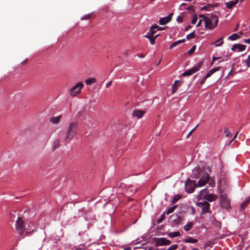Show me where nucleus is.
Segmentation results:
<instances>
[{
    "mask_svg": "<svg viewBox=\"0 0 250 250\" xmlns=\"http://www.w3.org/2000/svg\"><path fill=\"white\" fill-rule=\"evenodd\" d=\"M246 45L241 44H234L232 45L231 48V50L232 51L235 52L236 51V49H237L238 51H242L246 49Z\"/></svg>",
    "mask_w": 250,
    "mask_h": 250,
    "instance_id": "9b49d317",
    "label": "nucleus"
},
{
    "mask_svg": "<svg viewBox=\"0 0 250 250\" xmlns=\"http://www.w3.org/2000/svg\"><path fill=\"white\" fill-rule=\"evenodd\" d=\"M26 60H25V61H23V62H21V63L24 64L26 62Z\"/></svg>",
    "mask_w": 250,
    "mask_h": 250,
    "instance_id": "774afa93",
    "label": "nucleus"
},
{
    "mask_svg": "<svg viewBox=\"0 0 250 250\" xmlns=\"http://www.w3.org/2000/svg\"><path fill=\"white\" fill-rule=\"evenodd\" d=\"M195 49H196V45L193 46L191 48V49L188 51V55L192 54L194 52V51L195 50Z\"/></svg>",
    "mask_w": 250,
    "mask_h": 250,
    "instance_id": "f704fd0d",
    "label": "nucleus"
},
{
    "mask_svg": "<svg viewBox=\"0 0 250 250\" xmlns=\"http://www.w3.org/2000/svg\"><path fill=\"white\" fill-rule=\"evenodd\" d=\"M220 69H221V67H216V68H213L211 70H212V71H213V72L214 73H215V72H216L217 71H219Z\"/></svg>",
    "mask_w": 250,
    "mask_h": 250,
    "instance_id": "a18cd8bd",
    "label": "nucleus"
},
{
    "mask_svg": "<svg viewBox=\"0 0 250 250\" xmlns=\"http://www.w3.org/2000/svg\"><path fill=\"white\" fill-rule=\"evenodd\" d=\"M171 244V241L165 238L161 237L156 239L155 245L157 246H166Z\"/></svg>",
    "mask_w": 250,
    "mask_h": 250,
    "instance_id": "1a4fd4ad",
    "label": "nucleus"
},
{
    "mask_svg": "<svg viewBox=\"0 0 250 250\" xmlns=\"http://www.w3.org/2000/svg\"><path fill=\"white\" fill-rule=\"evenodd\" d=\"M207 79H205V77L203 79V80L200 82L201 84H203Z\"/></svg>",
    "mask_w": 250,
    "mask_h": 250,
    "instance_id": "3c124183",
    "label": "nucleus"
},
{
    "mask_svg": "<svg viewBox=\"0 0 250 250\" xmlns=\"http://www.w3.org/2000/svg\"><path fill=\"white\" fill-rule=\"evenodd\" d=\"M158 36V35H156L155 36H153V38H155V39Z\"/></svg>",
    "mask_w": 250,
    "mask_h": 250,
    "instance_id": "0e129e2a",
    "label": "nucleus"
},
{
    "mask_svg": "<svg viewBox=\"0 0 250 250\" xmlns=\"http://www.w3.org/2000/svg\"><path fill=\"white\" fill-rule=\"evenodd\" d=\"M208 191L207 188L200 191L199 195L200 199L203 198L208 202H212L214 201L217 198V196L213 194L208 193Z\"/></svg>",
    "mask_w": 250,
    "mask_h": 250,
    "instance_id": "7ed1b4c3",
    "label": "nucleus"
},
{
    "mask_svg": "<svg viewBox=\"0 0 250 250\" xmlns=\"http://www.w3.org/2000/svg\"><path fill=\"white\" fill-rule=\"evenodd\" d=\"M239 0H235L234 1H230L226 2L225 4L229 9H231L238 2Z\"/></svg>",
    "mask_w": 250,
    "mask_h": 250,
    "instance_id": "dca6fc26",
    "label": "nucleus"
},
{
    "mask_svg": "<svg viewBox=\"0 0 250 250\" xmlns=\"http://www.w3.org/2000/svg\"><path fill=\"white\" fill-rule=\"evenodd\" d=\"M238 132H239L238 131V132L236 133V134H235V136H234V137H233V139L231 140V141H233V140H234V139L236 137V136H237V134H238Z\"/></svg>",
    "mask_w": 250,
    "mask_h": 250,
    "instance_id": "052dcab7",
    "label": "nucleus"
},
{
    "mask_svg": "<svg viewBox=\"0 0 250 250\" xmlns=\"http://www.w3.org/2000/svg\"><path fill=\"white\" fill-rule=\"evenodd\" d=\"M138 56L140 58H144L145 57V55L143 54L138 55Z\"/></svg>",
    "mask_w": 250,
    "mask_h": 250,
    "instance_id": "bf43d9fd",
    "label": "nucleus"
},
{
    "mask_svg": "<svg viewBox=\"0 0 250 250\" xmlns=\"http://www.w3.org/2000/svg\"><path fill=\"white\" fill-rule=\"evenodd\" d=\"M197 20V16L194 15L192 18L191 21V23L195 24Z\"/></svg>",
    "mask_w": 250,
    "mask_h": 250,
    "instance_id": "58836bf2",
    "label": "nucleus"
},
{
    "mask_svg": "<svg viewBox=\"0 0 250 250\" xmlns=\"http://www.w3.org/2000/svg\"><path fill=\"white\" fill-rule=\"evenodd\" d=\"M176 21L178 22H183V17L181 16H179L177 17V19H176Z\"/></svg>",
    "mask_w": 250,
    "mask_h": 250,
    "instance_id": "79ce46f5",
    "label": "nucleus"
},
{
    "mask_svg": "<svg viewBox=\"0 0 250 250\" xmlns=\"http://www.w3.org/2000/svg\"><path fill=\"white\" fill-rule=\"evenodd\" d=\"M196 126L194 128H193L188 133V134L187 135L186 138H188L189 137V136L192 134V133H193V132L195 130V128H196Z\"/></svg>",
    "mask_w": 250,
    "mask_h": 250,
    "instance_id": "c03bdc74",
    "label": "nucleus"
},
{
    "mask_svg": "<svg viewBox=\"0 0 250 250\" xmlns=\"http://www.w3.org/2000/svg\"><path fill=\"white\" fill-rule=\"evenodd\" d=\"M184 1H191V0H184Z\"/></svg>",
    "mask_w": 250,
    "mask_h": 250,
    "instance_id": "338daca9",
    "label": "nucleus"
},
{
    "mask_svg": "<svg viewBox=\"0 0 250 250\" xmlns=\"http://www.w3.org/2000/svg\"><path fill=\"white\" fill-rule=\"evenodd\" d=\"M208 8L207 6H204L201 8V10H207Z\"/></svg>",
    "mask_w": 250,
    "mask_h": 250,
    "instance_id": "6e6d98bb",
    "label": "nucleus"
},
{
    "mask_svg": "<svg viewBox=\"0 0 250 250\" xmlns=\"http://www.w3.org/2000/svg\"><path fill=\"white\" fill-rule=\"evenodd\" d=\"M223 42H224V41L223 40V38H221L219 39V40H218L217 41H216L215 46L218 47V46H221L223 43Z\"/></svg>",
    "mask_w": 250,
    "mask_h": 250,
    "instance_id": "c756f323",
    "label": "nucleus"
},
{
    "mask_svg": "<svg viewBox=\"0 0 250 250\" xmlns=\"http://www.w3.org/2000/svg\"><path fill=\"white\" fill-rule=\"evenodd\" d=\"M220 199L221 205L223 208L229 209L230 208V200L227 195L223 192L220 193Z\"/></svg>",
    "mask_w": 250,
    "mask_h": 250,
    "instance_id": "39448f33",
    "label": "nucleus"
},
{
    "mask_svg": "<svg viewBox=\"0 0 250 250\" xmlns=\"http://www.w3.org/2000/svg\"><path fill=\"white\" fill-rule=\"evenodd\" d=\"M219 58H217V57H213L212 58V61L213 62H214L215 60H217L219 59Z\"/></svg>",
    "mask_w": 250,
    "mask_h": 250,
    "instance_id": "4d7b16f0",
    "label": "nucleus"
},
{
    "mask_svg": "<svg viewBox=\"0 0 250 250\" xmlns=\"http://www.w3.org/2000/svg\"><path fill=\"white\" fill-rule=\"evenodd\" d=\"M178 248L177 244L172 245L170 246L167 250H175Z\"/></svg>",
    "mask_w": 250,
    "mask_h": 250,
    "instance_id": "473e14b6",
    "label": "nucleus"
},
{
    "mask_svg": "<svg viewBox=\"0 0 250 250\" xmlns=\"http://www.w3.org/2000/svg\"><path fill=\"white\" fill-rule=\"evenodd\" d=\"M154 0H150V1H149L150 3H153V2Z\"/></svg>",
    "mask_w": 250,
    "mask_h": 250,
    "instance_id": "e2e57ef3",
    "label": "nucleus"
},
{
    "mask_svg": "<svg viewBox=\"0 0 250 250\" xmlns=\"http://www.w3.org/2000/svg\"><path fill=\"white\" fill-rule=\"evenodd\" d=\"M182 84V83L179 81H175L174 83H173L172 85V93H175L176 91H177L178 87L181 85Z\"/></svg>",
    "mask_w": 250,
    "mask_h": 250,
    "instance_id": "2eb2a0df",
    "label": "nucleus"
},
{
    "mask_svg": "<svg viewBox=\"0 0 250 250\" xmlns=\"http://www.w3.org/2000/svg\"><path fill=\"white\" fill-rule=\"evenodd\" d=\"M184 242L185 243H195L198 242V240L192 237H188L187 239H185Z\"/></svg>",
    "mask_w": 250,
    "mask_h": 250,
    "instance_id": "412c9836",
    "label": "nucleus"
},
{
    "mask_svg": "<svg viewBox=\"0 0 250 250\" xmlns=\"http://www.w3.org/2000/svg\"><path fill=\"white\" fill-rule=\"evenodd\" d=\"M180 235V233L179 231H175L172 232H170L168 234V235L171 238L179 236Z\"/></svg>",
    "mask_w": 250,
    "mask_h": 250,
    "instance_id": "a878e982",
    "label": "nucleus"
},
{
    "mask_svg": "<svg viewBox=\"0 0 250 250\" xmlns=\"http://www.w3.org/2000/svg\"><path fill=\"white\" fill-rule=\"evenodd\" d=\"M224 133L226 134V136L227 137H229L231 136L229 133V130L228 128H226L224 130Z\"/></svg>",
    "mask_w": 250,
    "mask_h": 250,
    "instance_id": "c9c22d12",
    "label": "nucleus"
},
{
    "mask_svg": "<svg viewBox=\"0 0 250 250\" xmlns=\"http://www.w3.org/2000/svg\"><path fill=\"white\" fill-rule=\"evenodd\" d=\"M84 85L83 82H79L72 86L69 90V94L71 97H76L81 92Z\"/></svg>",
    "mask_w": 250,
    "mask_h": 250,
    "instance_id": "20e7f679",
    "label": "nucleus"
},
{
    "mask_svg": "<svg viewBox=\"0 0 250 250\" xmlns=\"http://www.w3.org/2000/svg\"><path fill=\"white\" fill-rule=\"evenodd\" d=\"M250 201V198H247L240 205V211L244 209L247 206L248 204Z\"/></svg>",
    "mask_w": 250,
    "mask_h": 250,
    "instance_id": "6ab92c4d",
    "label": "nucleus"
},
{
    "mask_svg": "<svg viewBox=\"0 0 250 250\" xmlns=\"http://www.w3.org/2000/svg\"><path fill=\"white\" fill-rule=\"evenodd\" d=\"M209 19L211 21L212 23H213V26L216 27L218 24V20L217 17L215 15L212 14L209 18Z\"/></svg>",
    "mask_w": 250,
    "mask_h": 250,
    "instance_id": "f3484780",
    "label": "nucleus"
},
{
    "mask_svg": "<svg viewBox=\"0 0 250 250\" xmlns=\"http://www.w3.org/2000/svg\"><path fill=\"white\" fill-rule=\"evenodd\" d=\"M197 206L202 209L203 213H207L208 211L210 205L207 201H204L203 202H198Z\"/></svg>",
    "mask_w": 250,
    "mask_h": 250,
    "instance_id": "9d476101",
    "label": "nucleus"
},
{
    "mask_svg": "<svg viewBox=\"0 0 250 250\" xmlns=\"http://www.w3.org/2000/svg\"><path fill=\"white\" fill-rule=\"evenodd\" d=\"M165 214L164 213H163L161 217L157 220V222L159 224L160 223H161L164 219H165Z\"/></svg>",
    "mask_w": 250,
    "mask_h": 250,
    "instance_id": "72a5a7b5",
    "label": "nucleus"
},
{
    "mask_svg": "<svg viewBox=\"0 0 250 250\" xmlns=\"http://www.w3.org/2000/svg\"><path fill=\"white\" fill-rule=\"evenodd\" d=\"M209 185H211L212 187L214 186V183H213L212 184L211 183H209Z\"/></svg>",
    "mask_w": 250,
    "mask_h": 250,
    "instance_id": "69168bd1",
    "label": "nucleus"
},
{
    "mask_svg": "<svg viewBox=\"0 0 250 250\" xmlns=\"http://www.w3.org/2000/svg\"><path fill=\"white\" fill-rule=\"evenodd\" d=\"M191 250H199L198 249H197V248H191Z\"/></svg>",
    "mask_w": 250,
    "mask_h": 250,
    "instance_id": "680f3d73",
    "label": "nucleus"
},
{
    "mask_svg": "<svg viewBox=\"0 0 250 250\" xmlns=\"http://www.w3.org/2000/svg\"><path fill=\"white\" fill-rule=\"evenodd\" d=\"M192 176L195 179L201 178L198 182L199 187L206 185L210 178L208 174L203 171L200 167H195L192 170Z\"/></svg>",
    "mask_w": 250,
    "mask_h": 250,
    "instance_id": "f257e3e1",
    "label": "nucleus"
},
{
    "mask_svg": "<svg viewBox=\"0 0 250 250\" xmlns=\"http://www.w3.org/2000/svg\"><path fill=\"white\" fill-rule=\"evenodd\" d=\"M213 74V71H212V70L209 71V72L207 74V75L205 76V79H207L209 78L210 76H211Z\"/></svg>",
    "mask_w": 250,
    "mask_h": 250,
    "instance_id": "ea45409f",
    "label": "nucleus"
},
{
    "mask_svg": "<svg viewBox=\"0 0 250 250\" xmlns=\"http://www.w3.org/2000/svg\"><path fill=\"white\" fill-rule=\"evenodd\" d=\"M153 36L151 34L149 33V31L147 33V34L145 36V37L147 39H149L151 37Z\"/></svg>",
    "mask_w": 250,
    "mask_h": 250,
    "instance_id": "de8ad7c7",
    "label": "nucleus"
},
{
    "mask_svg": "<svg viewBox=\"0 0 250 250\" xmlns=\"http://www.w3.org/2000/svg\"><path fill=\"white\" fill-rule=\"evenodd\" d=\"M16 228L19 234L22 236L25 230L24 222L21 217H18L16 223Z\"/></svg>",
    "mask_w": 250,
    "mask_h": 250,
    "instance_id": "423d86ee",
    "label": "nucleus"
},
{
    "mask_svg": "<svg viewBox=\"0 0 250 250\" xmlns=\"http://www.w3.org/2000/svg\"><path fill=\"white\" fill-rule=\"evenodd\" d=\"M200 18H203V20L205 21V18H207V17L203 15H199Z\"/></svg>",
    "mask_w": 250,
    "mask_h": 250,
    "instance_id": "13d9d810",
    "label": "nucleus"
},
{
    "mask_svg": "<svg viewBox=\"0 0 250 250\" xmlns=\"http://www.w3.org/2000/svg\"><path fill=\"white\" fill-rule=\"evenodd\" d=\"M193 225L192 222H189L188 224L186 225L184 227V229L185 231H188L191 229Z\"/></svg>",
    "mask_w": 250,
    "mask_h": 250,
    "instance_id": "4be33fe9",
    "label": "nucleus"
},
{
    "mask_svg": "<svg viewBox=\"0 0 250 250\" xmlns=\"http://www.w3.org/2000/svg\"><path fill=\"white\" fill-rule=\"evenodd\" d=\"M90 18H91V14H88L85 15L83 16V17H82L81 18V20H88Z\"/></svg>",
    "mask_w": 250,
    "mask_h": 250,
    "instance_id": "2f4dec72",
    "label": "nucleus"
},
{
    "mask_svg": "<svg viewBox=\"0 0 250 250\" xmlns=\"http://www.w3.org/2000/svg\"><path fill=\"white\" fill-rule=\"evenodd\" d=\"M205 27L209 30L213 29L215 26H213V23L211 22L209 17L205 18Z\"/></svg>",
    "mask_w": 250,
    "mask_h": 250,
    "instance_id": "ddd939ff",
    "label": "nucleus"
},
{
    "mask_svg": "<svg viewBox=\"0 0 250 250\" xmlns=\"http://www.w3.org/2000/svg\"><path fill=\"white\" fill-rule=\"evenodd\" d=\"M78 127V123L77 122H72L69 123L66 134L64 138L65 145L69 142L77 134Z\"/></svg>",
    "mask_w": 250,
    "mask_h": 250,
    "instance_id": "f03ea898",
    "label": "nucleus"
},
{
    "mask_svg": "<svg viewBox=\"0 0 250 250\" xmlns=\"http://www.w3.org/2000/svg\"><path fill=\"white\" fill-rule=\"evenodd\" d=\"M181 196L180 195L177 194L175 195L172 200V204H175L181 198Z\"/></svg>",
    "mask_w": 250,
    "mask_h": 250,
    "instance_id": "c85d7f7f",
    "label": "nucleus"
},
{
    "mask_svg": "<svg viewBox=\"0 0 250 250\" xmlns=\"http://www.w3.org/2000/svg\"><path fill=\"white\" fill-rule=\"evenodd\" d=\"M202 63L200 62L198 64H197L196 65L194 66L193 68H191L190 69L186 71L184 73L182 74V76H190L193 73H195L196 72L199 70L200 69V67L202 65Z\"/></svg>",
    "mask_w": 250,
    "mask_h": 250,
    "instance_id": "6e6552de",
    "label": "nucleus"
},
{
    "mask_svg": "<svg viewBox=\"0 0 250 250\" xmlns=\"http://www.w3.org/2000/svg\"><path fill=\"white\" fill-rule=\"evenodd\" d=\"M248 67L250 66V55L248 56V58L246 62Z\"/></svg>",
    "mask_w": 250,
    "mask_h": 250,
    "instance_id": "37998d69",
    "label": "nucleus"
},
{
    "mask_svg": "<svg viewBox=\"0 0 250 250\" xmlns=\"http://www.w3.org/2000/svg\"><path fill=\"white\" fill-rule=\"evenodd\" d=\"M153 28H155L157 30H158V31H161V30H164L165 29V27H162L159 26L158 25H157L156 24H154L151 26V30Z\"/></svg>",
    "mask_w": 250,
    "mask_h": 250,
    "instance_id": "cd10ccee",
    "label": "nucleus"
},
{
    "mask_svg": "<svg viewBox=\"0 0 250 250\" xmlns=\"http://www.w3.org/2000/svg\"><path fill=\"white\" fill-rule=\"evenodd\" d=\"M185 42V39H182L180 40H178L177 41L174 42H172L169 46V49H172L173 47L176 46L177 45L180 44L181 43L184 42Z\"/></svg>",
    "mask_w": 250,
    "mask_h": 250,
    "instance_id": "aec40b11",
    "label": "nucleus"
},
{
    "mask_svg": "<svg viewBox=\"0 0 250 250\" xmlns=\"http://www.w3.org/2000/svg\"><path fill=\"white\" fill-rule=\"evenodd\" d=\"M202 21V20H199V21L198 22V23L197 24V25H196L197 27L199 26L201 24Z\"/></svg>",
    "mask_w": 250,
    "mask_h": 250,
    "instance_id": "864d4df0",
    "label": "nucleus"
},
{
    "mask_svg": "<svg viewBox=\"0 0 250 250\" xmlns=\"http://www.w3.org/2000/svg\"><path fill=\"white\" fill-rule=\"evenodd\" d=\"M60 140L59 139H57L54 141L53 143V150L56 149L57 148L60 146Z\"/></svg>",
    "mask_w": 250,
    "mask_h": 250,
    "instance_id": "393cba45",
    "label": "nucleus"
},
{
    "mask_svg": "<svg viewBox=\"0 0 250 250\" xmlns=\"http://www.w3.org/2000/svg\"><path fill=\"white\" fill-rule=\"evenodd\" d=\"M182 218L180 216H178V217L175 219L174 221H175V223L177 224H179L180 222L181 221Z\"/></svg>",
    "mask_w": 250,
    "mask_h": 250,
    "instance_id": "4c0bfd02",
    "label": "nucleus"
},
{
    "mask_svg": "<svg viewBox=\"0 0 250 250\" xmlns=\"http://www.w3.org/2000/svg\"><path fill=\"white\" fill-rule=\"evenodd\" d=\"M186 4L185 3H183L181 4L180 5V7H179L180 9H181V10H183V8H182V7H183V6H186Z\"/></svg>",
    "mask_w": 250,
    "mask_h": 250,
    "instance_id": "8fccbe9b",
    "label": "nucleus"
},
{
    "mask_svg": "<svg viewBox=\"0 0 250 250\" xmlns=\"http://www.w3.org/2000/svg\"><path fill=\"white\" fill-rule=\"evenodd\" d=\"M191 27V25H188L185 28V31H188L189 28Z\"/></svg>",
    "mask_w": 250,
    "mask_h": 250,
    "instance_id": "5fc2aeb1",
    "label": "nucleus"
},
{
    "mask_svg": "<svg viewBox=\"0 0 250 250\" xmlns=\"http://www.w3.org/2000/svg\"><path fill=\"white\" fill-rule=\"evenodd\" d=\"M177 207V205H174V206L169 208L167 211V214L169 215L170 213L173 212Z\"/></svg>",
    "mask_w": 250,
    "mask_h": 250,
    "instance_id": "bb28decb",
    "label": "nucleus"
},
{
    "mask_svg": "<svg viewBox=\"0 0 250 250\" xmlns=\"http://www.w3.org/2000/svg\"><path fill=\"white\" fill-rule=\"evenodd\" d=\"M172 15L173 13H171L168 16L160 19L159 24L160 25H165L169 22L171 20Z\"/></svg>",
    "mask_w": 250,
    "mask_h": 250,
    "instance_id": "f8f14e48",
    "label": "nucleus"
},
{
    "mask_svg": "<svg viewBox=\"0 0 250 250\" xmlns=\"http://www.w3.org/2000/svg\"><path fill=\"white\" fill-rule=\"evenodd\" d=\"M240 38V36L237 33H234L231 35V36H229L228 38V39L231 40V41H234L236 39H238Z\"/></svg>",
    "mask_w": 250,
    "mask_h": 250,
    "instance_id": "b1692460",
    "label": "nucleus"
},
{
    "mask_svg": "<svg viewBox=\"0 0 250 250\" xmlns=\"http://www.w3.org/2000/svg\"><path fill=\"white\" fill-rule=\"evenodd\" d=\"M112 81H111L110 82H109L108 83H107L106 84V87L107 88H108L110 86V85H111L112 84Z\"/></svg>",
    "mask_w": 250,
    "mask_h": 250,
    "instance_id": "09e8293b",
    "label": "nucleus"
},
{
    "mask_svg": "<svg viewBox=\"0 0 250 250\" xmlns=\"http://www.w3.org/2000/svg\"><path fill=\"white\" fill-rule=\"evenodd\" d=\"M195 35L194 34V32L193 31V32L188 35L186 37V38L188 40H190V39L194 38L195 37Z\"/></svg>",
    "mask_w": 250,
    "mask_h": 250,
    "instance_id": "7c9ffc66",
    "label": "nucleus"
},
{
    "mask_svg": "<svg viewBox=\"0 0 250 250\" xmlns=\"http://www.w3.org/2000/svg\"><path fill=\"white\" fill-rule=\"evenodd\" d=\"M96 82V80L94 78H89L85 81V83L87 85H91Z\"/></svg>",
    "mask_w": 250,
    "mask_h": 250,
    "instance_id": "5701e85b",
    "label": "nucleus"
},
{
    "mask_svg": "<svg viewBox=\"0 0 250 250\" xmlns=\"http://www.w3.org/2000/svg\"><path fill=\"white\" fill-rule=\"evenodd\" d=\"M149 40L150 41V43L151 44H154L155 42V38H153V36L151 37L149 39Z\"/></svg>",
    "mask_w": 250,
    "mask_h": 250,
    "instance_id": "a19ab883",
    "label": "nucleus"
},
{
    "mask_svg": "<svg viewBox=\"0 0 250 250\" xmlns=\"http://www.w3.org/2000/svg\"><path fill=\"white\" fill-rule=\"evenodd\" d=\"M186 9L187 10H188L193 11V10H194V6H189L188 7H187Z\"/></svg>",
    "mask_w": 250,
    "mask_h": 250,
    "instance_id": "49530a36",
    "label": "nucleus"
},
{
    "mask_svg": "<svg viewBox=\"0 0 250 250\" xmlns=\"http://www.w3.org/2000/svg\"><path fill=\"white\" fill-rule=\"evenodd\" d=\"M157 30L155 28H153L151 30V26L150 27L149 30V33L151 34V35L153 36L154 34L156 33Z\"/></svg>",
    "mask_w": 250,
    "mask_h": 250,
    "instance_id": "e433bc0d",
    "label": "nucleus"
},
{
    "mask_svg": "<svg viewBox=\"0 0 250 250\" xmlns=\"http://www.w3.org/2000/svg\"><path fill=\"white\" fill-rule=\"evenodd\" d=\"M145 113V111L144 110L135 109L132 112V115L133 116L136 117L137 118L139 119L143 116Z\"/></svg>",
    "mask_w": 250,
    "mask_h": 250,
    "instance_id": "4468645a",
    "label": "nucleus"
},
{
    "mask_svg": "<svg viewBox=\"0 0 250 250\" xmlns=\"http://www.w3.org/2000/svg\"><path fill=\"white\" fill-rule=\"evenodd\" d=\"M62 116H59L57 117H53L50 118V121L54 124H58L61 120Z\"/></svg>",
    "mask_w": 250,
    "mask_h": 250,
    "instance_id": "a211bd4d",
    "label": "nucleus"
},
{
    "mask_svg": "<svg viewBox=\"0 0 250 250\" xmlns=\"http://www.w3.org/2000/svg\"><path fill=\"white\" fill-rule=\"evenodd\" d=\"M196 187H199L198 183L196 184V181H190L187 182L185 184V189L188 193H192L194 191V188Z\"/></svg>",
    "mask_w": 250,
    "mask_h": 250,
    "instance_id": "0eeeda50",
    "label": "nucleus"
},
{
    "mask_svg": "<svg viewBox=\"0 0 250 250\" xmlns=\"http://www.w3.org/2000/svg\"><path fill=\"white\" fill-rule=\"evenodd\" d=\"M244 42L247 43H250V38L248 39H245L244 40Z\"/></svg>",
    "mask_w": 250,
    "mask_h": 250,
    "instance_id": "603ef678",
    "label": "nucleus"
}]
</instances>
